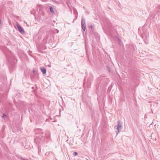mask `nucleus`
Instances as JSON below:
<instances>
[{
    "instance_id": "nucleus-1",
    "label": "nucleus",
    "mask_w": 160,
    "mask_h": 160,
    "mask_svg": "<svg viewBox=\"0 0 160 160\" xmlns=\"http://www.w3.org/2000/svg\"><path fill=\"white\" fill-rule=\"evenodd\" d=\"M122 128V123L120 120L118 122V125L117 128V130H118V133H119Z\"/></svg>"
},
{
    "instance_id": "nucleus-2",
    "label": "nucleus",
    "mask_w": 160,
    "mask_h": 160,
    "mask_svg": "<svg viewBox=\"0 0 160 160\" xmlns=\"http://www.w3.org/2000/svg\"><path fill=\"white\" fill-rule=\"evenodd\" d=\"M81 26L82 29L85 31L86 29L85 19L82 18L81 21Z\"/></svg>"
},
{
    "instance_id": "nucleus-3",
    "label": "nucleus",
    "mask_w": 160,
    "mask_h": 160,
    "mask_svg": "<svg viewBox=\"0 0 160 160\" xmlns=\"http://www.w3.org/2000/svg\"><path fill=\"white\" fill-rule=\"evenodd\" d=\"M17 27L18 29V30L22 34H23L25 33L24 30L22 28L19 24L17 25Z\"/></svg>"
},
{
    "instance_id": "nucleus-4",
    "label": "nucleus",
    "mask_w": 160,
    "mask_h": 160,
    "mask_svg": "<svg viewBox=\"0 0 160 160\" xmlns=\"http://www.w3.org/2000/svg\"><path fill=\"white\" fill-rule=\"evenodd\" d=\"M41 72L43 74H45L46 72V70L44 68H41Z\"/></svg>"
},
{
    "instance_id": "nucleus-5",
    "label": "nucleus",
    "mask_w": 160,
    "mask_h": 160,
    "mask_svg": "<svg viewBox=\"0 0 160 160\" xmlns=\"http://www.w3.org/2000/svg\"><path fill=\"white\" fill-rule=\"evenodd\" d=\"M38 138H36L35 139V141H37V142L38 141L39 139H40V138L41 137H42V135H41L40 134V136H38Z\"/></svg>"
},
{
    "instance_id": "nucleus-6",
    "label": "nucleus",
    "mask_w": 160,
    "mask_h": 160,
    "mask_svg": "<svg viewBox=\"0 0 160 160\" xmlns=\"http://www.w3.org/2000/svg\"><path fill=\"white\" fill-rule=\"evenodd\" d=\"M157 11L158 12L160 13V6H158L157 8Z\"/></svg>"
},
{
    "instance_id": "nucleus-7",
    "label": "nucleus",
    "mask_w": 160,
    "mask_h": 160,
    "mask_svg": "<svg viewBox=\"0 0 160 160\" xmlns=\"http://www.w3.org/2000/svg\"><path fill=\"white\" fill-rule=\"evenodd\" d=\"M49 10L51 12H52L53 13L54 12V10H53V8L52 7H50L49 8Z\"/></svg>"
},
{
    "instance_id": "nucleus-8",
    "label": "nucleus",
    "mask_w": 160,
    "mask_h": 160,
    "mask_svg": "<svg viewBox=\"0 0 160 160\" xmlns=\"http://www.w3.org/2000/svg\"><path fill=\"white\" fill-rule=\"evenodd\" d=\"M73 155L74 156H76L78 155V153L76 152H74L73 153Z\"/></svg>"
},
{
    "instance_id": "nucleus-9",
    "label": "nucleus",
    "mask_w": 160,
    "mask_h": 160,
    "mask_svg": "<svg viewBox=\"0 0 160 160\" xmlns=\"http://www.w3.org/2000/svg\"><path fill=\"white\" fill-rule=\"evenodd\" d=\"M2 26V24H1V20L0 19V27H1Z\"/></svg>"
},
{
    "instance_id": "nucleus-10",
    "label": "nucleus",
    "mask_w": 160,
    "mask_h": 160,
    "mask_svg": "<svg viewBox=\"0 0 160 160\" xmlns=\"http://www.w3.org/2000/svg\"><path fill=\"white\" fill-rule=\"evenodd\" d=\"M119 42L120 45H121V41H118Z\"/></svg>"
},
{
    "instance_id": "nucleus-11",
    "label": "nucleus",
    "mask_w": 160,
    "mask_h": 160,
    "mask_svg": "<svg viewBox=\"0 0 160 160\" xmlns=\"http://www.w3.org/2000/svg\"><path fill=\"white\" fill-rule=\"evenodd\" d=\"M39 132H40V134L41 133L42 134H43V133L40 130L39 131Z\"/></svg>"
},
{
    "instance_id": "nucleus-12",
    "label": "nucleus",
    "mask_w": 160,
    "mask_h": 160,
    "mask_svg": "<svg viewBox=\"0 0 160 160\" xmlns=\"http://www.w3.org/2000/svg\"><path fill=\"white\" fill-rule=\"evenodd\" d=\"M2 115H3V116H2L3 117H4V116H6V115L5 114H3Z\"/></svg>"
},
{
    "instance_id": "nucleus-13",
    "label": "nucleus",
    "mask_w": 160,
    "mask_h": 160,
    "mask_svg": "<svg viewBox=\"0 0 160 160\" xmlns=\"http://www.w3.org/2000/svg\"><path fill=\"white\" fill-rule=\"evenodd\" d=\"M90 28H93V26H92V25H91V26H90Z\"/></svg>"
},
{
    "instance_id": "nucleus-14",
    "label": "nucleus",
    "mask_w": 160,
    "mask_h": 160,
    "mask_svg": "<svg viewBox=\"0 0 160 160\" xmlns=\"http://www.w3.org/2000/svg\"><path fill=\"white\" fill-rule=\"evenodd\" d=\"M9 61L10 62V63L11 64V62H12V61L11 60H9Z\"/></svg>"
},
{
    "instance_id": "nucleus-15",
    "label": "nucleus",
    "mask_w": 160,
    "mask_h": 160,
    "mask_svg": "<svg viewBox=\"0 0 160 160\" xmlns=\"http://www.w3.org/2000/svg\"><path fill=\"white\" fill-rule=\"evenodd\" d=\"M37 47L38 48H40L38 45H37Z\"/></svg>"
},
{
    "instance_id": "nucleus-16",
    "label": "nucleus",
    "mask_w": 160,
    "mask_h": 160,
    "mask_svg": "<svg viewBox=\"0 0 160 160\" xmlns=\"http://www.w3.org/2000/svg\"><path fill=\"white\" fill-rule=\"evenodd\" d=\"M118 40H120V39H118Z\"/></svg>"
},
{
    "instance_id": "nucleus-17",
    "label": "nucleus",
    "mask_w": 160,
    "mask_h": 160,
    "mask_svg": "<svg viewBox=\"0 0 160 160\" xmlns=\"http://www.w3.org/2000/svg\"><path fill=\"white\" fill-rule=\"evenodd\" d=\"M35 72V71H33V72Z\"/></svg>"
}]
</instances>
